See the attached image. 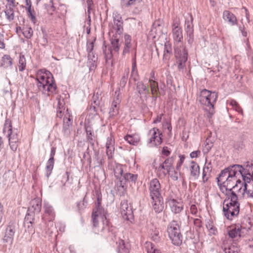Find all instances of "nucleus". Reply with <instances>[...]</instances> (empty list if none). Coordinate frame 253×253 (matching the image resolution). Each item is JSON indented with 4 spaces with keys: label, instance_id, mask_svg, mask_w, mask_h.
Wrapping results in <instances>:
<instances>
[{
    "label": "nucleus",
    "instance_id": "f257e3e1",
    "mask_svg": "<svg viewBox=\"0 0 253 253\" xmlns=\"http://www.w3.org/2000/svg\"><path fill=\"white\" fill-rule=\"evenodd\" d=\"M37 86L40 91L48 96L57 93L56 84L52 74L46 70H42L37 76Z\"/></svg>",
    "mask_w": 253,
    "mask_h": 253
},
{
    "label": "nucleus",
    "instance_id": "f03ea898",
    "mask_svg": "<svg viewBox=\"0 0 253 253\" xmlns=\"http://www.w3.org/2000/svg\"><path fill=\"white\" fill-rule=\"evenodd\" d=\"M241 167L238 166H231V169L229 172V176L227 180L223 182V184L220 186V190L224 194H229L231 192L236 193L237 191H240L242 187L237 185V183H240L241 181L238 177L240 176V173H241L240 171Z\"/></svg>",
    "mask_w": 253,
    "mask_h": 253
},
{
    "label": "nucleus",
    "instance_id": "7ed1b4c3",
    "mask_svg": "<svg viewBox=\"0 0 253 253\" xmlns=\"http://www.w3.org/2000/svg\"><path fill=\"white\" fill-rule=\"evenodd\" d=\"M106 212L92 211V229L95 233H106L112 231V226H110V222L106 217Z\"/></svg>",
    "mask_w": 253,
    "mask_h": 253
},
{
    "label": "nucleus",
    "instance_id": "20e7f679",
    "mask_svg": "<svg viewBox=\"0 0 253 253\" xmlns=\"http://www.w3.org/2000/svg\"><path fill=\"white\" fill-rule=\"evenodd\" d=\"M218 97L217 93L215 91H211L207 89L201 90L197 100L200 103L205 106V110L208 112L207 116L211 118L215 112L214 106Z\"/></svg>",
    "mask_w": 253,
    "mask_h": 253
},
{
    "label": "nucleus",
    "instance_id": "39448f33",
    "mask_svg": "<svg viewBox=\"0 0 253 253\" xmlns=\"http://www.w3.org/2000/svg\"><path fill=\"white\" fill-rule=\"evenodd\" d=\"M180 224L175 220H172L167 226V232L172 244L179 246L182 244L183 236L181 232Z\"/></svg>",
    "mask_w": 253,
    "mask_h": 253
},
{
    "label": "nucleus",
    "instance_id": "423d86ee",
    "mask_svg": "<svg viewBox=\"0 0 253 253\" xmlns=\"http://www.w3.org/2000/svg\"><path fill=\"white\" fill-rule=\"evenodd\" d=\"M174 55L175 59V65L179 72H183L186 68V64L188 60V53L183 44L175 45L174 48Z\"/></svg>",
    "mask_w": 253,
    "mask_h": 253
},
{
    "label": "nucleus",
    "instance_id": "0eeeda50",
    "mask_svg": "<svg viewBox=\"0 0 253 253\" xmlns=\"http://www.w3.org/2000/svg\"><path fill=\"white\" fill-rule=\"evenodd\" d=\"M138 178L137 174H133L127 172L123 175V177L120 178V181H118L116 189L119 196L124 195L127 188V182L135 184Z\"/></svg>",
    "mask_w": 253,
    "mask_h": 253
},
{
    "label": "nucleus",
    "instance_id": "6e6552de",
    "mask_svg": "<svg viewBox=\"0 0 253 253\" xmlns=\"http://www.w3.org/2000/svg\"><path fill=\"white\" fill-rule=\"evenodd\" d=\"M175 157V156H171L168 158L159 167H156L157 174L159 177H164L169 173L173 168Z\"/></svg>",
    "mask_w": 253,
    "mask_h": 253
},
{
    "label": "nucleus",
    "instance_id": "1a4fd4ad",
    "mask_svg": "<svg viewBox=\"0 0 253 253\" xmlns=\"http://www.w3.org/2000/svg\"><path fill=\"white\" fill-rule=\"evenodd\" d=\"M150 138L147 141L149 147H156L161 144L163 141V134L157 127H154L149 131Z\"/></svg>",
    "mask_w": 253,
    "mask_h": 253
},
{
    "label": "nucleus",
    "instance_id": "9d476101",
    "mask_svg": "<svg viewBox=\"0 0 253 253\" xmlns=\"http://www.w3.org/2000/svg\"><path fill=\"white\" fill-rule=\"evenodd\" d=\"M234 166H238L241 167L240 171L241 173L240 175L243 178L245 182L249 183L253 181V164L250 163L249 162H247L244 165V167L240 165H234Z\"/></svg>",
    "mask_w": 253,
    "mask_h": 253
},
{
    "label": "nucleus",
    "instance_id": "9b49d317",
    "mask_svg": "<svg viewBox=\"0 0 253 253\" xmlns=\"http://www.w3.org/2000/svg\"><path fill=\"white\" fill-rule=\"evenodd\" d=\"M148 189L150 198H157L161 196V185L159 180L156 178H153L148 183Z\"/></svg>",
    "mask_w": 253,
    "mask_h": 253
},
{
    "label": "nucleus",
    "instance_id": "f8f14e48",
    "mask_svg": "<svg viewBox=\"0 0 253 253\" xmlns=\"http://www.w3.org/2000/svg\"><path fill=\"white\" fill-rule=\"evenodd\" d=\"M121 213L123 218L132 223L134 221V216L132 209L131 206H129L126 200H123L121 203Z\"/></svg>",
    "mask_w": 253,
    "mask_h": 253
},
{
    "label": "nucleus",
    "instance_id": "ddd939ff",
    "mask_svg": "<svg viewBox=\"0 0 253 253\" xmlns=\"http://www.w3.org/2000/svg\"><path fill=\"white\" fill-rule=\"evenodd\" d=\"M193 19L191 13H189L188 16L185 17L184 28L187 36L189 37L187 41L189 44L192 43L194 41Z\"/></svg>",
    "mask_w": 253,
    "mask_h": 253
},
{
    "label": "nucleus",
    "instance_id": "4468645a",
    "mask_svg": "<svg viewBox=\"0 0 253 253\" xmlns=\"http://www.w3.org/2000/svg\"><path fill=\"white\" fill-rule=\"evenodd\" d=\"M3 133L8 138L9 142H18V134L12 130L11 122L9 119H6L5 121Z\"/></svg>",
    "mask_w": 253,
    "mask_h": 253
},
{
    "label": "nucleus",
    "instance_id": "2eb2a0df",
    "mask_svg": "<svg viewBox=\"0 0 253 253\" xmlns=\"http://www.w3.org/2000/svg\"><path fill=\"white\" fill-rule=\"evenodd\" d=\"M137 49L136 43L132 42L131 37L127 34L124 35V45L122 52V56H125L130 51H133Z\"/></svg>",
    "mask_w": 253,
    "mask_h": 253
},
{
    "label": "nucleus",
    "instance_id": "dca6fc26",
    "mask_svg": "<svg viewBox=\"0 0 253 253\" xmlns=\"http://www.w3.org/2000/svg\"><path fill=\"white\" fill-rule=\"evenodd\" d=\"M167 203L171 211L175 214L180 213L183 210L184 204L180 200H177L170 198L168 199Z\"/></svg>",
    "mask_w": 253,
    "mask_h": 253
},
{
    "label": "nucleus",
    "instance_id": "f3484780",
    "mask_svg": "<svg viewBox=\"0 0 253 253\" xmlns=\"http://www.w3.org/2000/svg\"><path fill=\"white\" fill-rule=\"evenodd\" d=\"M226 196L223 203L228 204L229 206L232 207L235 210L240 207L238 197L236 193H230L224 194Z\"/></svg>",
    "mask_w": 253,
    "mask_h": 253
},
{
    "label": "nucleus",
    "instance_id": "a211bd4d",
    "mask_svg": "<svg viewBox=\"0 0 253 253\" xmlns=\"http://www.w3.org/2000/svg\"><path fill=\"white\" fill-rule=\"evenodd\" d=\"M239 211L240 207L234 210L232 207H230L228 204L223 203V212L227 219L232 220L233 218L238 216Z\"/></svg>",
    "mask_w": 253,
    "mask_h": 253
},
{
    "label": "nucleus",
    "instance_id": "6ab92c4d",
    "mask_svg": "<svg viewBox=\"0 0 253 253\" xmlns=\"http://www.w3.org/2000/svg\"><path fill=\"white\" fill-rule=\"evenodd\" d=\"M44 213L42 219L48 221H53L55 216V213L53 207L48 203L44 202L43 204Z\"/></svg>",
    "mask_w": 253,
    "mask_h": 253
},
{
    "label": "nucleus",
    "instance_id": "aec40b11",
    "mask_svg": "<svg viewBox=\"0 0 253 253\" xmlns=\"http://www.w3.org/2000/svg\"><path fill=\"white\" fill-rule=\"evenodd\" d=\"M115 139L111 134L107 138L106 142V153L108 159H112L115 151Z\"/></svg>",
    "mask_w": 253,
    "mask_h": 253
},
{
    "label": "nucleus",
    "instance_id": "412c9836",
    "mask_svg": "<svg viewBox=\"0 0 253 253\" xmlns=\"http://www.w3.org/2000/svg\"><path fill=\"white\" fill-rule=\"evenodd\" d=\"M35 213L28 211L27 210L24 218V225L25 228H27L29 232H34L33 224L34 223V221L35 219Z\"/></svg>",
    "mask_w": 253,
    "mask_h": 253
},
{
    "label": "nucleus",
    "instance_id": "4be33fe9",
    "mask_svg": "<svg viewBox=\"0 0 253 253\" xmlns=\"http://www.w3.org/2000/svg\"><path fill=\"white\" fill-rule=\"evenodd\" d=\"M15 232V226L13 224H9L6 228L5 235L3 238V242L12 244Z\"/></svg>",
    "mask_w": 253,
    "mask_h": 253
},
{
    "label": "nucleus",
    "instance_id": "5701e85b",
    "mask_svg": "<svg viewBox=\"0 0 253 253\" xmlns=\"http://www.w3.org/2000/svg\"><path fill=\"white\" fill-rule=\"evenodd\" d=\"M151 201L153 209L155 212L159 213L161 212L164 208L163 198L162 196L157 198H151Z\"/></svg>",
    "mask_w": 253,
    "mask_h": 253
},
{
    "label": "nucleus",
    "instance_id": "b1692460",
    "mask_svg": "<svg viewBox=\"0 0 253 253\" xmlns=\"http://www.w3.org/2000/svg\"><path fill=\"white\" fill-rule=\"evenodd\" d=\"M42 201V199L39 197H36L32 200L30 203V206L28 209V211L35 213H39L41 211Z\"/></svg>",
    "mask_w": 253,
    "mask_h": 253
},
{
    "label": "nucleus",
    "instance_id": "393cba45",
    "mask_svg": "<svg viewBox=\"0 0 253 253\" xmlns=\"http://www.w3.org/2000/svg\"><path fill=\"white\" fill-rule=\"evenodd\" d=\"M122 35H118L117 34H113L112 37L110 38L111 47V48L112 51L118 52L121 45V42L120 41V38Z\"/></svg>",
    "mask_w": 253,
    "mask_h": 253
},
{
    "label": "nucleus",
    "instance_id": "a878e982",
    "mask_svg": "<svg viewBox=\"0 0 253 253\" xmlns=\"http://www.w3.org/2000/svg\"><path fill=\"white\" fill-rule=\"evenodd\" d=\"M222 248L224 253H240V247L236 243H224Z\"/></svg>",
    "mask_w": 253,
    "mask_h": 253
},
{
    "label": "nucleus",
    "instance_id": "bb28decb",
    "mask_svg": "<svg viewBox=\"0 0 253 253\" xmlns=\"http://www.w3.org/2000/svg\"><path fill=\"white\" fill-rule=\"evenodd\" d=\"M231 166L222 170L217 177V184L219 186L220 188V186H222L223 184V182H224V181L227 180V178H228V175L229 176V172H230V170L231 169Z\"/></svg>",
    "mask_w": 253,
    "mask_h": 253
},
{
    "label": "nucleus",
    "instance_id": "cd10ccee",
    "mask_svg": "<svg viewBox=\"0 0 253 253\" xmlns=\"http://www.w3.org/2000/svg\"><path fill=\"white\" fill-rule=\"evenodd\" d=\"M223 18L231 26H235L238 24L236 16L229 10H224L223 11Z\"/></svg>",
    "mask_w": 253,
    "mask_h": 253
},
{
    "label": "nucleus",
    "instance_id": "c85d7f7f",
    "mask_svg": "<svg viewBox=\"0 0 253 253\" xmlns=\"http://www.w3.org/2000/svg\"><path fill=\"white\" fill-rule=\"evenodd\" d=\"M117 251L118 253H129L130 245L128 242H126L122 239H119L117 242Z\"/></svg>",
    "mask_w": 253,
    "mask_h": 253
},
{
    "label": "nucleus",
    "instance_id": "c756f323",
    "mask_svg": "<svg viewBox=\"0 0 253 253\" xmlns=\"http://www.w3.org/2000/svg\"><path fill=\"white\" fill-rule=\"evenodd\" d=\"M98 57L95 53L87 54V66L89 71L94 70L97 67Z\"/></svg>",
    "mask_w": 253,
    "mask_h": 253
},
{
    "label": "nucleus",
    "instance_id": "7c9ffc66",
    "mask_svg": "<svg viewBox=\"0 0 253 253\" xmlns=\"http://www.w3.org/2000/svg\"><path fill=\"white\" fill-rule=\"evenodd\" d=\"M136 89L140 96L144 95L147 97L150 93L148 87L142 81L136 83Z\"/></svg>",
    "mask_w": 253,
    "mask_h": 253
},
{
    "label": "nucleus",
    "instance_id": "2f4dec72",
    "mask_svg": "<svg viewBox=\"0 0 253 253\" xmlns=\"http://www.w3.org/2000/svg\"><path fill=\"white\" fill-rule=\"evenodd\" d=\"M12 64L13 59L9 55L5 54L2 57L0 67L5 69H12Z\"/></svg>",
    "mask_w": 253,
    "mask_h": 253
},
{
    "label": "nucleus",
    "instance_id": "473e14b6",
    "mask_svg": "<svg viewBox=\"0 0 253 253\" xmlns=\"http://www.w3.org/2000/svg\"><path fill=\"white\" fill-rule=\"evenodd\" d=\"M210 165L211 163H209L208 165L205 164L204 166L202 172V182L204 183L208 182L211 177L212 168Z\"/></svg>",
    "mask_w": 253,
    "mask_h": 253
},
{
    "label": "nucleus",
    "instance_id": "72a5a7b5",
    "mask_svg": "<svg viewBox=\"0 0 253 253\" xmlns=\"http://www.w3.org/2000/svg\"><path fill=\"white\" fill-rule=\"evenodd\" d=\"M85 131L86 139L91 145L93 146L95 142V136L93 129L89 125H85Z\"/></svg>",
    "mask_w": 253,
    "mask_h": 253
},
{
    "label": "nucleus",
    "instance_id": "f704fd0d",
    "mask_svg": "<svg viewBox=\"0 0 253 253\" xmlns=\"http://www.w3.org/2000/svg\"><path fill=\"white\" fill-rule=\"evenodd\" d=\"M124 139L130 145H136L140 141V137L139 134L135 133L127 134L124 137Z\"/></svg>",
    "mask_w": 253,
    "mask_h": 253
},
{
    "label": "nucleus",
    "instance_id": "c9c22d12",
    "mask_svg": "<svg viewBox=\"0 0 253 253\" xmlns=\"http://www.w3.org/2000/svg\"><path fill=\"white\" fill-rule=\"evenodd\" d=\"M172 36L174 41L176 43L175 45L183 44L182 41L183 40L182 29L180 28L176 30H172Z\"/></svg>",
    "mask_w": 253,
    "mask_h": 253
},
{
    "label": "nucleus",
    "instance_id": "e433bc0d",
    "mask_svg": "<svg viewBox=\"0 0 253 253\" xmlns=\"http://www.w3.org/2000/svg\"><path fill=\"white\" fill-rule=\"evenodd\" d=\"M191 175L194 179H198L200 175V167L198 164L192 161L190 166Z\"/></svg>",
    "mask_w": 253,
    "mask_h": 253
},
{
    "label": "nucleus",
    "instance_id": "4c0bfd02",
    "mask_svg": "<svg viewBox=\"0 0 253 253\" xmlns=\"http://www.w3.org/2000/svg\"><path fill=\"white\" fill-rule=\"evenodd\" d=\"M123 165L120 164H116L114 168H109L111 169H113L114 175L118 179V181H120V178L123 177L124 169Z\"/></svg>",
    "mask_w": 253,
    "mask_h": 253
},
{
    "label": "nucleus",
    "instance_id": "58836bf2",
    "mask_svg": "<svg viewBox=\"0 0 253 253\" xmlns=\"http://www.w3.org/2000/svg\"><path fill=\"white\" fill-rule=\"evenodd\" d=\"M95 195L97 198V201L95 203V207L93 209V211L106 212L101 206L102 195L99 191H96Z\"/></svg>",
    "mask_w": 253,
    "mask_h": 253
},
{
    "label": "nucleus",
    "instance_id": "ea45409f",
    "mask_svg": "<svg viewBox=\"0 0 253 253\" xmlns=\"http://www.w3.org/2000/svg\"><path fill=\"white\" fill-rule=\"evenodd\" d=\"M172 54L171 44L169 42H166L164 45L163 59L169 60Z\"/></svg>",
    "mask_w": 253,
    "mask_h": 253
},
{
    "label": "nucleus",
    "instance_id": "a19ab883",
    "mask_svg": "<svg viewBox=\"0 0 253 253\" xmlns=\"http://www.w3.org/2000/svg\"><path fill=\"white\" fill-rule=\"evenodd\" d=\"M13 6L10 5H6V9L4 10L6 18L9 22H11L14 19V11Z\"/></svg>",
    "mask_w": 253,
    "mask_h": 253
},
{
    "label": "nucleus",
    "instance_id": "79ce46f5",
    "mask_svg": "<svg viewBox=\"0 0 253 253\" xmlns=\"http://www.w3.org/2000/svg\"><path fill=\"white\" fill-rule=\"evenodd\" d=\"M113 29L115 31V34L118 35H122L123 33V20L114 21Z\"/></svg>",
    "mask_w": 253,
    "mask_h": 253
},
{
    "label": "nucleus",
    "instance_id": "37998d69",
    "mask_svg": "<svg viewBox=\"0 0 253 253\" xmlns=\"http://www.w3.org/2000/svg\"><path fill=\"white\" fill-rule=\"evenodd\" d=\"M241 226L239 225H236L232 229L228 231V234L231 238H234L237 237L241 236Z\"/></svg>",
    "mask_w": 253,
    "mask_h": 253
},
{
    "label": "nucleus",
    "instance_id": "c03bdc74",
    "mask_svg": "<svg viewBox=\"0 0 253 253\" xmlns=\"http://www.w3.org/2000/svg\"><path fill=\"white\" fill-rule=\"evenodd\" d=\"M54 159L49 158L46 162L45 167V175L48 177L51 174L52 169L54 167Z\"/></svg>",
    "mask_w": 253,
    "mask_h": 253
},
{
    "label": "nucleus",
    "instance_id": "a18cd8bd",
    "mask_svg": "<svg viewBox=\"0 0 253 253\" xmlns=\"http://www.w3.org/2000/svg\"><path fill=\"white\" fill-rule=\"evenodd\" d=\"M104 43H105V42ZM102 48L106 61L109 62L112 57V50L111 47H108L105 43L103 44Z\"/></svg>",
    "mask_w": 253,
    "mask_h": 253
},
{
    "label": "nucleus",
    "instance_id": "49530a36",
    "mask_svg": "<svg viewBox=\"0 0 253 253\" xmlns=\"http://www.w3.org/2000/svg\"><path fill=\"white\" fill-rule=\"evenodd\" d=\"M207 228L209 230V234L210 236L215 235L217 233L216 228L214 226L211 220H209L207 221L206 224Z\"/></svg>",
    "mask_w": 253,
    "mask_h": 253
},
{
    "label": "nucleus",
    "instance_id": "de8ad7c7",
    "mask_svg": "<svg viewBox=\"0 0 253 253\" xmlns=\"http://www.w3.org/2000/svg\"><path fill=\"white\" fill-rule=\"evenodd\" d=\"M120 105L113 104L112 102L111 106L110 108L109 114V118H114L117 116L119 112Z\"/></svg>",
    "mask_w": 253,
    "mask_h": 253
},
{
    "label": "nucleus",
    "instance_id": "09e8293b",
    "mask_svg": "<svg viewBox=\"0 0 253 253\" xmlns=\"http://www.w3.org/2000/svg\"><path fill=\"white\" fill-rule=\"evenodd\" d=\"M65 109V108L64 107V103L63 100L61 101L60 98H59L56 114L57 117L61 118L63 116L64 113Z\"/></svg>",
    "mask_w": 253,
    "mask_h": 253
},
{
    "label": "nucleus",
    "instance_id": "8fccbe9b",
    "mask_svg": "<svg viewBox=\"0 0 253 253\" xmlns=\"http://www.w3.org/2000/svg\"><path fill=\"white\" fill-rule=\"evenodd\" d=\"M244 191L249 197L253 198V180L244 184Z\"/></svg>",
    "mask_w": 253,
    "mask_h": 253
},
{
    "label": "nucleus",
    "instance_id": "3c124183",
    "mask_svg": "<svg viewBox=\"0 0 253 253\" xmlns=\"http://www.w3.org/2000/svg\"><path fill=\"white\" fill-rule=\"evenodd\" d=\"M129 73V69L128 68H126L124 70V74L120 81V86L124 88L126 85L128 80V76Z\"/></svg>",
    "mask_w": 253,
    "mask_h": 253
},
{
    "label": "nucleus",
    "instance_id": "603ef678",
    "mask_svg": "<svg viewBox=\"0 0 253 253\" xmlns=\"http://www.w3.org/2000/svg\"><path fill=\"white\" fill-rule=\"evenodd\" d=\"M22 34L24 37L27 39H31L33 35V31L31 27L28 26H24L23 28Z\"/></svg>",
    "mask_w": 253,
    "mask_h": 253
},
{
    "label": "nucleus",
    "instance_id": "864d4df0",
    "mask_svg": "<svg viewBox=\"0 0 253 253\" xmlns=\"http://www.w3.org/2000/svg\"><path fill=\"white\" fill-rule=\"evenodd\" d=\"M139 79V76L138 73L137 67L131 68L130 77L129 80V83L131 81L136 82Z\"/></svg>",
    "mask_w": 253,
    "mask_h": 253
},
{
    "label": "nucleus",
    "instance_id": "5fc2aeb1",
    "mask_svg": "<svg viewBox=\"0 0 253 253\" xmlns=\"http://www.w3.org/2000/svg\"><path fill=\"white\" fill-rule=\"evenodd\" d=\"M96 38H93L91 40H87L86 42V51L87 54L95 53L93 52L94 42Z\"/></svg>",
    "mask_w": 253,
    "mask_h": 253
},
{
    "label": "nucleus",
    "instance_id": "6e6d98bb",
    "mask_svg": "<svg viewBox=\"0 0 253 253\" xmlns=\"http://www.w3.org/2000/svg\"><path fill=\"white\" fill-rule=\"evenodd\" d=\"M85 197L86 196L84 197L82 201L78 202L77 204V206L80 213H82L87 206V201Z\"/></svg>",
    "mask_w": 253,
    "mask_h": 253
},
{
    "label": "nucleus",
    "instance_id": "4d7b16f0",
    "mask_svg": "<svg viewBox=\"0 0 253 253\" xmlns=\"http://www.w3.org/2000/svg\"><path fill=\"white\" fill-rule=\"evenodd\" d=\"M18 68L20 72L23 71L26 66V62L25 56L22 54L19 55Z\"/></svg>",
    "mask_w": 253,
    "mask_h": 253
},
{
    "label": "nucleus",
    "instance_id": "13d9d810",
    "mask_svg": "<svg viewBox=\"0 0 253 253\" xmlns=\"http://www.w3.org/2000/svg\"><path fill=\"white\" fill-rule=\"evenodd\" d=\"M149 83L151 87V94L154 95L156 94V90H158V84L155 80H149Z\"/></svg>",
    "mask_w": 253,
    "mask_h": 253
},
{
    "label": "nucleus",
    "instance_id": "bf43d9fd",
    "mask_svg": "<svg viewBox=\"0 0 253 253\" xmlns=\"http://www.w3.org/2000/svg\"><path fill=\"white\" fill-rule=\"evenodd\" d=\"M229 104L233 107L235 110L237 111L239 113L243 114V112L242 109L238 103L234 99H231L230 100Z\"/></svg>",
    "mask_w": 253,
    "mask_h": 253
},
{
    "label": "nucleus",
    "instance_id": "052dcab7",
    "mask_svg": "<svg viewBox=\"0 0 253 253\" xmlns=\"http://www.w3.org/2000/svg\"><path fill=\"white\" fill-rule=\"evenodd\" d=\"M88 148H87L86 151L84 152L83 155V158L81 159V162L83 164L85 163V162H87L89 165L91 163V157L88 152Z\"/></svg>",
    "mask_w": 253,
    "mask_h": 253
},
{
    "label": "nucleus",
    "instance_id": "680f3d73",
    "mask_svg": "<svg viewBox=\"0 0 253 253\" xmlns=\"http://www.w3.org/2000/svg\"><path fill=\"white\" fill-rule=\"evenodd\" d=\"M72 124V116L69 113H67L63 118V125L70 126Z\"/></svg>",
    "mask_w": 253,
    "mask_h": 253
},
{
    "label": "nucleus",
    "instance_id": "e2e57ef3",
    "mask_svg": "<svg viewBox=\"0 0 253 253\" xmlns=\"http://www.w3.org/2000/svg\"><path fill=\"white\" fill-rule=\"evenodd\" d=\"M101 100V94L98 92L93 94L92 96V101L93 104L97 105V106H99Z\"/></svg>",
    "mask_w": 253,
    "mask_h": 253
},
{
    "label": "nucleus",
    "instance_id": "0e129e2a",
    "mask_svg": "<svg viewBox=\"0 0 253 253\" xmlns=\"http://www.w3.org/2000/svg\"><path fill=\"white\" fill-rule=\"evenodd\" d=\"M26 10H27L28 17L31 19L32 22L35 24L36 18L35 16V11L34 10L32 11L31 8H26Z\"/></svg>",
    "mask_w": 253,
    "mask_h": 253
},
{
    "label": "nucleus",
    "instance_id": "69168bd1",
    "mask_svg": "<svg viewBox=\"0 0 253 253\" xmlns=\"http://www.w3.org/2000/svg\"><path fill=\"white\" fill-rule=\"evenodd\" d=\"M159 94L161 95H165L166 94V85L165 84H161L160 86H158V90H156L155 94Z\"/></svg>",
    "mask_w": 253,
    "mask_h": 253
},
{
    "label": "nucleus",
    "instance_id": "338daca9",
    "mask_svg": "<svg viewBox=\"0 0 253 253\" xmlns=\"http://www.w3.org/2000/svg\"><path fill=\"white\" fill-rule=\"evenodd\" d=\"M180 22L179 19L176 18H174L172 21V30L181 28V27L180 26Z\"/></svg>",
    "mask_w": 253,
    "mask_h": 253
},
{
    "label": "nucleus",
    "instance_id": "774afa93",
    "mask_svg": "<svg viewBox=\"0 0 253 253\" xmlns=\"http://www.w3.org/2000/svg\"><path fill=\"white\" fill-rule=\"evenodd\" d=\"M121 4L126 7H129L134 4L136 0H121Z\"/></svg>",
    "mask_w": 253,
    "mask_h": 253
}]
</instances>
